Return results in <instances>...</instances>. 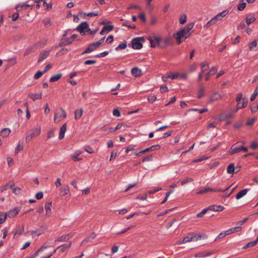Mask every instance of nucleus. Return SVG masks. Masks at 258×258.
Returning a JSON list of instances; mask_svg holds the SVG:
<instances>
[{"label": "nucleus", "mask_w": 258, "mask_h": 258, "mask_svg": "<svg viewBox=\"0 0 258 258\" xmlns=\"http://www.w3.org/2000/svg\"><path fill=\"white\" fill-rule=\"evenodd\" d=\"M194 23H189L186 26L180 29L176 33V35H178L181 38L185 39L190 36V31L193 28Z\"/></svg>", "instance_id": "1"}, {"label": "nucleus", "mask_w": 258, "mask_h": 258, "mask_svg": "<svg viewBox=\"0 0 258 258\" xmlns=\"http://www.w3.org/2000/svg\"><path fill=\"white\" fill-rule=\"evenodd\" d=\"M154 38L158 46L161 48H164L172 43V37L170 35L166 36L163 40L157 36H154Z\"/></svg>", "instance_id": "2"}, {"label": "nucleus", "mask_w": 258, "mask_h": 258, "mask_svg": "<svg viewBox=\"0 0 258 258\" xmlns=\"http://www.w3.org/2000/svg\"><path fill=\"white\" fill-rule=\"evenodd\" d=\"M201 238V235H197L194 233H190L187 234L186 236H185L183 239L181 241L179 240L177 242V244H181L183 243H185L187 242H189L190 241H197Z\"/></svg>", "instance_id": "3"}, {"label": "nucleus", "mask_w": 258, "mask_h": 258, "mask_svg": "<svg viewBox=\"0 0 258 258\" xmlns=\"http://www.w3.org/2000/svg\"><path fill=\"white\" fill-rule=\"evenodd\" d=\"M67 116V113L64 109L60 108L59 110H56L54 112V122L58 123L65 118Z\"/></svg>", "instance_id": "4"}, {"label": "nucleus", "mask_w": 258, "mask_h": 258, "mask_svg": "<svg viewBox=\"0 0 258 258\" xmlns=\"http://www.w3.org/2000/svg\"><path fill=\"white\" fill-rule=\"evenodd\" d=\"M144 39L143 37H136L132 41V47L134 49H140L142 47V42H144Z\"/></svg>", "instance_id": "5"}, {"label": "nucleus", "mask_w": 258, "mask_h": 258, "mask_svg": "<svg viewBox=\"0 0 258 258\" xmlns=\"http://www.w3.org/2000/svg\"><path fill=\"white\" fill-rule=\"evenodd\" d=\"M77 31L80 32L81 34L84 35L87 32L90 31L89 25L87 22L81 23L77 28Z\"/></svg>", "instance_id": "6"}, {"label": "nucleus", "mask_w": 258, "mask_h": 258, "mask_svg": "<svg viewBox=\"0 0 258 258\" xmlns=\"http://www.w3.org/2000/svg\"><path fill=\"white\" fill-rule=\"evenodd\" d=\"M41 133V127L40 126H38L37 127H36L34 128L32 133H30L29 135H27L26 137V142H29L30 140L33 138L34 137L38 136L40 135Z\"/></svg>", "instance_id": "7"}, {"label": "nucleus", "mask_w": 258, "mask_h": 258, "mask_svg": "<svg viewBox=\"0 0 258 258\" xmlns=\"http://www.w3.org/2000/svg\"><path fill=\"white\" fill-rule=\"evenodd\" d=\"M46 43L45 41L43 42H39L34 45L28 48L26 50L25 55L28 54L31 52L34 51L35 48L41 47V46H43L45 45Z\"/></svg>", "instance_id": "8"}, {"label": "nucleus", "mask_w": 258, "mask_h": 258, "mask_svg": "<svg viewBox=\"0 0 258 258\" xmlns=\"http://www.w3.org/2000/svg\"><path fill=\"white\" fill-rule=\"evenodd\" d=\"M20 208L19 207L15 208L13 209H11L9 212H7V215L9 218H13L20 211Z\"/></svg>", "instance_id": "9"}, {"label": "nucleus", "mask_w": 258, "mask_h": 258, "mask_svg": "<svg viewBox=\"0 0 258 258\" xmlns=\"http://www.w3.org/2000/svg\"><path fill=\"white\" fill-rule=\"evenodd\" d=\"M248 104V100L247 99H243V102H242V104L241 105V103L239 102L237 103L236 109L233 111L234 113H236L238 111V110L240 109L244 108L247 106Z\"/></svg>", "instance_id": "10"}, {"label": "nucleus", "mask_w": 258, "mask_h": 258, "mask_svg": "<svg viewBox=\"0 0 258 258\" xmlns=\"http://www.w3.org/2000/svg\"><path fill=\"white\" fill-rule=\"evenodd\" d=\"M50 50H44L40 53L38 62H41L46 59L49 55Z\"/></svg>", "instance_id": "11"}, {"label": "nucleus", "mask_w": 258, "mask_h": 258, "mask_svg": "<svg viewBox=\"0 0 258 258\" xmlns=\"http://www.w3.org/2000/svg\"><path fill=\"white\" fill-rule=\"evenodd\" d=\"M82 153V152L77 150L73 154H72L71 156L72 159L74 161H79L82 160V158L79 157V156Z\"/></svg>", "instance_id": "12"}, {"label": "nucleus", "mask_w": 258, "mask_h": 258, "mask_svg": "<svg viewBox=\"0 0 258 258\" xmlns=\"http://www.w3.org/2000/svg\"><path fill=\"white\" fill-rule=\"evenodd\" d=\"M228 11L225 10L222 12L218 14L216 16L213 17L215 21H221L222 18L225 17L228 14Z\"/></svg>", "instance_id": "13"}, {"label": "nucleus", "mask_w": 258, "mask_h": 258, "mask_svg": "<svg viewBox=\"0 0 258 258\" xmlns=\"http://www.w3.org/2000/svg\"><path fill=\"white\" fill-rule=\"evenodd\" d=\"M241 151V146L237 147V146H236V144H234L232 146L229 152L230 155H233L235 153H239Z\"/></svg>", "instance_id": "14"}, {"label": "nucleus", "mask_w": 258, "mask_h": 258, "mask_svg": "<svg viewBox=\"0 0 258 258\" xmlns=\"http://www.w3.org/2000/svg\"><path fill=\"white\" fill-rule=\"evenodd\" d=\"M67 124H63L60 128L59 134L58 138L59 140H61L64 138L65 133L67 131Z\"/></svg>", "instance_id": "15"}, {"label": "nucleus", "mask_w": 258, "mask_h": 258, "mask_svg": "<svg viewBox=\"0 0 258 258\" xmlns=\"http://www.w3.org/2000/svg\"><path fill=\"white\" fill-rule=\"evenodd\" d=\"M71 245L72 242H70L69 243H66L57 247L56 249H59L62 252H63L69 249L71 247Z\"/></svg>", "instance_id": "16"}, {"label": "nucleus", "mask_w": 258, "mask_h": 258, "mask_svg": "<svg viewBox=\"0 0 258 258\" xmlns=\"http://www.w3.org/2000/svg\"><path fill=\"white\" fill-rule=\"evenodd\" d=\"M208 209H209V210L218 212V211H221L223 210L224 209V207H223L221 205H219V206L212 205V206H209L208 207Z\"/></svg>", "instance_id": "17"}, {"label": "nucleus", "mask_w": 258, "mask_h": 258, "mask_svg": "<svg viewBox=\"0 0 258 258\" xmlns=\"http://www.w3.org/2000/svg\"><path fill=\"white\" fill-rule=\"evenodd\" d=\"M29 7H30V5L26 3H22L17 5L15 9L17 11H20L23 9H26Z\"/></svg>", "instance_id": "18"}, {"label": "nucleus", "mask_w": 258, "mask_h": 258, "mask_svg": "<svg viewBox=\"0 0 258 258\" xmlns=\"http://www.w3.org/2000/svg\"><path fill=\"white\" fill-rule=\"evenodd\" d=\"M42 93L36 94L29 93L28 94V97H30L31 99H32L33 101H35L36 100L41 99L42 98Z\"/></svg>", "instance_id": "19"}, {"label": "nucleus", "mask_w": 258, "mask_h": 258, "mask_svg": "<svg viewBox=\"0 0 258 258\" xmlns=\"http://www.w3.org/2000/svg\"><path fill=\"white\" fill-rule=\"evenodd\" d=\"M51 206H52L51 202H48V203H46V204H45V211H46L45 215L46 216H49L51 214Z\"/></svg>", "instance_id": "20"}, {"label": "nucleus", "mask_w": 258, "mask_h": 258, "mask_svg": "<svg viewBox=\"0 0 258 258\" xmlns=\"http://www.w3.org/2000/svg\"><path fill=\"white\" fill-rule=\"evenodd\" d=\"M70 191L69 186L67 185H64L63 187L60 188V196H64L67 194Z\"/></svg>", "instance_id": "21"}, {"label": "nucleus", "mask_w": 258, "mask_h": 258, "mask_svg": "<svg viewBox=\"0 0 258 258\" xmlns=\"http://www.w3.org/2000/svg\"><path fill=\"white\" fill-rule=\"evenodd\" d=\"M11 131L9 128H3L0 132V135L3 138H5L9 135Z\"/></svg>", "instance_id": "22"}, {"label": "nucleus", "mask_w": 258, "mask_h": 258, "mask_svg": "<svg viewBox=\"0 0 258 258\" xmlns=\"http://www.w3.org/2000/svg\"><path fill=\"white\" fill-rule=\"evenodd\" d=\"M71 237V234L63 235L59 237L57 239L55 240V242L57 241L64 242L67 241L70 237Z\"/></svg>", "instance_id": "23"}, {"label": "nucleus", "mask_w": 258, "mask_h": 258, "mask_svg": "<svg viewBox=\"0 0 258 258\" xmlns=\"http://www.w3.org/2000/svg\"><path fill=\"white\" fill-rule=\"evenodd\" d=\"M248 190V189L245 188V189H244L241 190L240 191H239L236 195V197H235L236 199L239 200V199H241V198H242L243 197H244L247 194Z\"/></svg>", "instance_id": "24"}, {"label": "nucleus", "mask_w": 258, "mask_h": 258, "mask_svg": "<svg viewBox=\"0 0 258 258\" xmlns=\"http://www.w3.org/2000/svg\"><path fill=\"white\" fill-rule=\"evenodd\" d=\"M83 110L82 108L78 109L75 111V118L76 120L80 119L82 116Z\"/></svg>", "instance_id": "25"}, {"label": "nucleus", "mask_w": 258, "mask_h": 258, "mask_svg": "<svg viewBox=\"0 0 258 258\" xmlns=\"http://www.w3.org/2000/svg\"><path fill=\"white\" fill-rule=\"evenodd\" d=\"M96 236V234L94 233H92L90 235L86 238L84 240L82 241L81 245H83L87 242L91 241Z\"/></svg>", "instance_id": "26"}, {"label": "nucleus", "mask_w": 258, "mask_h": 258, "mask_svg": "<svg viewBox=\"0 0 258 258\" xmlns=\"http://www.w3.org/2000/svg\"><path fill=\"white\" fill-rule=\"evenodd\" d=\"M131 73L132 74L136 77H139L141 75V71L138 68H133L132 69Z\"/></svg>", "instance_id": "27"}, {"label": "nucleus", "mask_w": 258, "mask_h": 258, "mask_svg": "<svg viewBox=\"0 0 258 258\" xmlns=\"http://www.w3.org/2000/svg\"><path fill=\"white\" fill-rule=\"evenodd\" d=\"M221 98V95L218 92L214 93L211 97L210 100L211 102L218 100Z\"/></svg>", "instance_id": "28"}, {"label": "nucleus", "mask_w": 258, "mask_h": 258, "mask_svg": "<svg viewBox=\"0 0 258 258\" xmlns=\"http://www.w3.org/2000/svg\"><path fill=\"white\" fill-rule=\"evenodd\" d=\"M240 229L241 227L240 226H236L235 227H233L228 229V230L226 231V232L228 235L231 233H234L236 231H239L240 230Z\"/></svg>", "instance_id": "29"}, {"label": "nucleus", "mask_w": 258, "mask_h": 258, "mask_svg": "<svg viewBox=\"0 0 258 258\" xmlns=\"http://www.w3.org/2000/svg\"><path fill=\"white\" fill-rule=\"evenodd\" d=\"M201 66V72L203 74L207 71L209 68V66L208 63H205V62H202L200 64Z\"/></svg>", "instance_id": "30"}, {"label": "nucleus", "mask_w": 258, "mask_h": 258, "mask_svg": "<svg viewBox=\"0 0 258 258\" xmlns=\"http://www.w3.org/2000/svg\"><path fill=\"white\" fill-rule=\"evenodd\" d=\"M14 185H15V183H14V182L11 181L9 183L5 184L4 186L2 187L1 190H2V191L6 190L8 189V187L13 188V187L14 186Z\"/></svg>", "instance_id": "31"}, {"label": "nucleus", "mask_w": 258, "mask_h": 258, "mask_svg": "<svg viewBox=\"0 0 258 258\" xmlns=\"http://www.w3.org/2000/svg\"><path fill=\"white\" fill-rule=\"evenodd\" d=\"M61 77H62L61 74H57L55 75L52 76L50 79V81L51 82H54L57 81L59 79H60Z\"/></svg>", "instance_id": "32"}, {"label": "nucleus", "mask_w": 258, "mask_h": 258, "mask_svg": "<svg viewBox=\"0 0 258 258\" xmlns=\"http://www.w3.org/2000/svg\"><path fill=\"white\" fill-rule=\"evenodd\" d=\"M48 246H42L39 249L36 251L31 257V258H34L36 256H37L39 253L43 251Z\"/></svg>", "instance_id": "33"}, {"label": "nucleus", "mask_w": 258, "mask_h": 258, "mask_svg": "<svg viewBox=\"0 0 258 258\" xmlns=\"http://www.w3.org/2000/svg\"><path fill=\"white\" fill-rule=\"evenodd\" d=\"M235 167L233 163L229 164L227 167V171L229 174H233L234 172Z\"/></svg>", "instance_id": "34"}, {"label": "nucleus", "mask_w": 258, "mask_h": 258, "mask_svg": "<svg viewBox=\"0 0 258 258\" xmlns=\"http://www.w3.org/2000/svg\"><path fill=\"white\" fill-rule=\"evenodd\" d=\"M7 217H8L7 213H0V224H3L5 222Z\"/></svg>", "instance_id": "35"}, {"label": "nucleus", "mask_w": 258, "mask_h": 258, "mask_svg": "<svg viewBox=\"0 0 258 258\" xmlns=\"http://www.w3.org/2000/svg\"><path fill=\"white\" fill-rule=\"evenodd\" d=\"M212 190H214V188H210V187H207L204 189H202L198 192H197V194L202 195L205 194L206 192H209V191H212Z\"/></svg>", "instance_id": "36"}, {"label": "nucleus", "mask_w": 258, "mask_h": 258, "mask_svg": "<svg viewBox=\"0 0 258 258\" xmlns=\"http://www.w3.org/2000/svg\"><path fill=\"white\" fill-rule=\"evenodd\" d=\"M205 93V88L202 87H201L198 91V97L201 98L204 96Z\"/></svg>", "instance_id": "37"}, {"label": "nucleus", "mask_w": 258, "mask_h": 258, "mask_svg": "<svg viewBox=\"0 0 258 258\" xmlns=\"http://www.w3.org/2000/svg\"><path fill=\"white\" fill-rule=\"evenodd\" d=\"M216 22L217 21H215V20L213 18L205 25V27L208 28L210 26L215 25Z\"/></svg>", "instance_id": "38"}, {"label": "nucleus", "mask_w": 258, "mask_h": 258, "mask_svg": "<svg viewBox=\"0 0 258 258\" xmlns=\"http://www.w3.org/2000/svg\"><path fill=\"white\" fill-rule=\"evenodd\" d=\"M95 50V47L94 46H93V45H92V44H90L89 47L85 50V51H84L82 54H84V53H90V52H91L92 51H93V50Z\"/></svg>", "instance_id": "39"}, {"label": "nucleus", "mask_w": 258, "mask_h": 258, "mask_svg": "<svg viewBox=\"0 0 258 258\" xmlns=\"http://www.w3.org/2000/svg\"><path fill=\"white\" fill-rule=\"evenodd\" d=\"M148 39L150 41V44H151V46L152 47H155L157 45L158 46V44L155 41L154 37H153V39L152 37H150L148 38Z\"/></svg>", "instance_id": "40"}, {"label": "nucleus", "mask_w": 258, "mask_h": 258, "mask_svg": "<svg viewBox=\"0 0 258 258\" xmlns=\"http://www.w3.org/2000/svg\"><path fill=\"white\" fill-rule=\"evenodd\" d=\"M257 95H258V86L256 87L253 94H252V95L250 97V100L251 101H253L255 99V98Z\"/></svg>", "instance_id": "41"}, {"label": "nucleus", "mask_w": 258, "mask_h": 258, "mask_svg": "<svg viewBox=\"0 0 258 258\" xmlns=\"http://www.w3.org/2000/svg\"><path fill=\"white\" fill-rule=\"evenodd\" d=\"M186 16L185 15V14H182L180 16V18H179V23L180 24H184L186 21Z\"/></svg>", "instance_id": "42"}, {"label": "nucleus", "mask_w": 258, "mask_h": 258, "mask_svg": "<svg viewBox=\"0 0 258 258\" xmlns=\"http://www.w3.org/2000/svg\"><path fill=\"white\" fill-rule=\"evenodd\" d=\"M257 40H254L249 44V48L250 50H253V49L257 46Z\"/></svg>", "instance_id": "43"}, {"label": "nucleus", "mask_w": 258, "mask_h": 258, "mask_svg": "<svg viewBox=\"0 0 258 258\" xmlns=\"http://www.w3.org/2000/svg\"><path fill=\"white\" fill-rule=\"evenodd\" d=\"M246 99L245 98L243 97V94L241 93H239L237 94V96L236 98V101L238 103L240 102L241 100L243 102V99Z\"/></svg>", "instance_id": "44"}, {"label": "nucleus", "mask_w": 258, "mask_h": 258, "mask_svg": "<svg viewBox=\"0 0 258 258\" xmlns=\"http://www.w3.org/2000/svg\"><path fill=\"white\" fill-rule=\"evenodd\" d=\"M173 36L175 38L176 43L177 44H179L181 42V39L183 38L179 36L178 35H176V33H174Z\"/></svg>", "instance_id": "45"}, {"label": "nucleus", "mask_w": 258, "mask_h": 258, "mask_svg": "<svg viewBox=\"0 0 258 258\" xmlns=\"http://www.w3.org/2000/svg\"><path fill=\"white\" fill-rule=\"evenodd\" d=\"M229 187L230 186L225 188H219L217 189L214 188V190H212V191L223 192L228 190L229 188Z\"/></svg>", "instance_id": "46"}, {"label": "nucleus", "mask_w": 258, "mask_h": 258, "mask_svg": "<svg viewBox=\"0 0 258 258\" xmlns=\"http://www.w3.org/2000/svg\"><path fill=\"white\" fill-rule=\"evenodd\" d=\"M179 76V74L178 73L171 74L167 76V78L173 80L177 79Z\"/></svg>", "instance_id": "47"}, {"label": "nucleus", "mask_w": 258, "mask_h": 258, "mask_svg": "<svg viewBox=\"0 0 258 258\" xmlns=\"http://www.w3.org/2000/svg\"><path fill=\"white\" fill-rule=\"evenodd\" d=\"M256 244V241L249 242L245 246H244L243 247V248L245 249L246 248L250 247L253 246H254Z\"/></svg>", "instance_id": "48"}, {"label": "nucleus", "mask_w": 258, "mask_h": 258, "mask_svg": "<svg viewBox=\"0 0 258 258\" xmlns=\"http://www.w3.org/2000/svg\"><path fill=\"white\" fill-rule=\"evenodd\" d=\"M246 3L245 2H242L241 3V4L239 5L238 6H237V9L240 11H241L242 10H243L244 9V8H245L246 7Z\"/></svg>", "instance_id": "49"}, {"label": "nucleus", "mask_w": 258, "mask_h": 258, "mask_svg": "<svg viewBox=\"0 0 258 258\" xmlns=\"http://www.w3.org/2000/svg\"><path fill=\"white\" fill-rule=\"evenodd\" d=\"M103 29L105 30V31L106 32V33H108L110 31H111L113 29V25H106L104 26Z\"/></svg>", "instance_id": "50"}, {"label": "nucleus", "mask_w": 258, "mask_h": 258, "mask_svg": "<svg viewBox=\"0 0 258 258\" xmlns=\"http://www.w3.org/2000/svg\"><path fill=\"white\" fill-rule=\"evenodd\" d=\"M192 181H193V179L192 178L187 177V178L184 179V180H183L181 181V184L182 185H183L185 184L186 183L189 182H191Z\"/></svg>", "instance_id": "51"}, {"label": "nucleus", "mask_w": 258, "mask_h": 258, "mask_svg": "<svg viewBox=\"0 0 258 258\" xmlns=\"http://www.w3.org/2000/svg\"><path fill=\"white\" fill-rule=\"evenodd\" d=\"M197 68V66L196 63H193L189 66V71L190 72H195Z\"/></svg>", "instance_id": "52"}, {"label": "nucleus", "mask_w": 258, "mask_h": 258, "mask_svg": "<svg viewBox=\"0 0 258 258\" xmlns=\"http://www.w3.org/2000/svg\"><path fill=\"white\" fill-rule=\"evenodd\" d=\"M217 71V68L216 67H212L210 71L208 73V75H213Z\"/></svg>", "instance_id": "53"}, {"label": "nucleus", "mask_w": 258, "mask_h": 258, "mask_svg": "<svg viewBox=\"0 0 258 258\" xmlns=\"http://www.w3.org/2000/svg\"><path fill=\"white\" fill-rule=\"evenodd\" d=\"M156 99H157V97L155 95H150L148 98V100L149 102L153 103L156 101Z\"/></svg>", "instance_id": "54"}, {"label": "nucleus", "mask_w": 258, "mask_h": 258, "mask_svg": "<svg viewBox=\"0 0 258 258\" xmlns=\"http://www.w3.org/2000/svg\"><path fill=\"white\" fill-rule=\"evenodd\" d=\"M23 149V146L22 144H21L20 143H19L17 146L16 147L15 149V152L16 153H19L20 151L22 150Z\"/></svg>", "instance_id": "55"}, {"label": "nucleus", "mask_w": 258, "mask_h": 258, "mask_svg": "<svg viewBox=\"0 0 258 258\" xmlns=\"http://www.w3.org/2000/svg\"><path fill=\"white\" fill-rule=\"evenodd\" d=\"M126 44L125 43H120L118 45V46L116 47L115 49L116 50L118 49H124L126 47Z\"/></svg>", "instance_id": "56"}, {"label": "nucleus", "mask_w": 258, "mask_h": 258, "mask_svg": "<svg viewBox=\"0 0 258 258\" xmlns=\"http://www.w3.org/2000/svg\"><path fill=\"white\" fill-rule=\"evenodd\" d=\"M255 18L254 17H251L250 18H246V23L248 25H249L250 24L255 21Z\"/></svg>", "instance_id": "57"}, {"label": "nucleus", "mask_w": 258, "mask_h": 258, "mask_svg": "<svg viewBox=\"0 0 258 258\" xmlns=\"http://www.w3.org/2000/svg\"><path fill=\"white\" fill-rule=\"evenodd\" d=\"M44 74V72L38 71L34 75V78L35 79H38L39 78H40L42 75Z\"/></svg>", "instance_id": "58"}, {"label": "nucleus", "mask_w": 258, "mask_h": 258, "mask_svg": "<svg viewBox=\"0 0 258 258\" xmlns=\"http://www.w3.org/2000/svg\"><path fill=\"white\" fill-rule=\"evenodd\" d=\"M44 24L46 27H49L51 26V21L50 19H46L43 21Z\"/></svg>", "instance_id": "59"}, {"label": "nucleus", "mask_w": 258, "mask_h": 258, "mask_svg": "<svg viewBox=\"0 0 258 258\" xmlns=\"http://www.w3.org/2000/svg\"><path fill=\"white\" fill-rule=\"evenodd\" d=\"M30 233L31 234V235H35V234H36V235L37 236H39L40 235H41V234H42V232H41L40 230H37L36 231H30Z\"/></svg>", "instance_id": "60"}, {"label": "nucleus", "mask_w": 258, "mask_h": 258, "mask_svg": "<svg viewBox=\"0 0 258 258\" xmlns=\"http://www.w3.org/2000/svg\"><path fill=\"white\" fill-rule=\"evenodd\" d=\"M96 61L95 60H87L84 62L85 64L91 65L95 64Z\"/></svg>", "instance_id": "61"}, {"label": "nucleus", "mask_w": 258, "mask_h": 258, "mask_svg": "<svg viewBox=\"0 0 258 258\" xmlns=\"http://www.w3.org/2000/svg\"><path fill=\"white\" fill-rule=\"evenodd\" d=\"M256 120V118L254 117L252 119H248L247 121L246 124L247 125H251L253 124L255 120Z\"/></svg>", "instance_id": "62"}, {"label": "nucleus", "mask_w": 258, "mask_h": 258, "mask_svg": "<svg viewBox=\"0 0 258 258\" xmlns=\"http://www.w3.org/2000/svg\"><path fill=\"white\" fill-rule=\"evenodd\" d=\"M250 147L253 150H255L258 148V143L253 142L251 143Z\"/></svg>", "instance_id": "63"}, {"label": "nucleus", "mask_w": 258, "mask_h": 258, "mask_svg": "<svg viewBox=\"0 0 258 258\" xmlns=\"http://www.w3.org/2000/svg\"><path fill=\"white\" fill-rule=\"evenodd\" d=\"M21 190V188L18 187H14L12 189V191L16 195H18L20 194Z\"/></svg>", "instance_id": "64"}]
</instances>
